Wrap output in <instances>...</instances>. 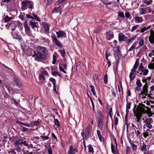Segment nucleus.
<instances>
[{"label":"nucleus","mask_w":154,"mask_h":154,"mask_svg":"<svg viewBox=\"0 0 154 154\" xmlns=\"http://www.w3.org/2000/svg\"><path fill=\"white\" fill-rule=\"evenodd\" d=\"M37 53L45 55L47 53V49L44 47L39 46L37 48Z\"/></svg>","instance_id":"obj_6"},{"label":"nucleus","mask_w":154,"mask_h":154,"mask_svg":"<svg viewBox=\"0 0 154 154\" xmlns=\"http://www.w3.org/2000/svg\"><path fill=\"white\" fill-rule=\"evenodd\" d=\"M14 82L16 84L17 86L20 89V90H22V86L21 85L19 79L16 77L14 78Z\"/></svg>","instance_id":"obj_14"},{"label":"nucleus","mask_w":154,"mask_h":154,"mask_svg":"<svg viewBox=\"0 0 154 154\" xmlns=\"http://www.w3.org/2000/svg\"><path fill=\"white\" fill-rule=\"evenodd\" d=\"M139 44L140 46H142L144 45V41L143 39H140L139 42Z\"/></svg>","instance_id":"obj_58"},{"label":"nucleus","mask_w":154,"mask_h":154,"mask_svg":"<svg viewBox=\"0 0 154 154\" xmlns=\"http://www.w3.org/2000/svg\"><path fill=\"white\" fill-rule=\"evenodd\" d=\"M33 16V19H35L36 20L40 21V20L39 19L38 17L34 14H32Z\"/></svg>","instance_id":"obj_61"},{"label":"nucleus","mask_w":154,"mask_h":154,"mask_svg":"<svg viewBox=\"0 0 154 154\" xmlns=\"http://www.w3.org/2000/svg\"><path fill=\"white\" fill-rule=\"evenodd\" d=\"M147 145L145 144L144 143H143L142 144V145L139 148L140 149V151L143 152L146 150V147Z\"/></svg>","instance_id":"obj_22"},{"label":"nucleus","mask_w":154,"mask_h":154,"mask_svg":"<svg viewBox=\"0 0 154 154\" xmlns=\"http://www.w3.org/2000/svg\"><path fill=\"white\" fill-rule=\"evenodd\" d=\"M39 79L40 80L44 81L45 80V77L41 73L39 75Z\"/></svg>","instance_id":"obj_31"},{"label":"nucleus","mask_w":154,"mask_h":154,"mask_svg":"<svg viewBox=\"0 0 154 154\" xmlns=\"http://www.w3.org/2000/svg\"><path fill=\"white\" fill-rule=\"evenodd\" d=\"M22 143V140L19 139L18 140H16L14 144L15 145H20Z\"/></svg>","instance_id":"obj_41"},{"label":"nucleus","mask_w":154,"mask_h":154,"mask_svg":"<svg viewBox=\"0 0 154 154\" xmlns=\"http://www.w3.org/2000/svg\"><path fill=\"white\" fill-rule=\"evenodd\" d=\"M89 87L91 88V91L92 92L93 94L94 95H96V93L95 90V88L94 86L93 85H90L89 86Z\"/></svg>","instance_id":"obj_38"},{"label":"nucleus","mask_w":154,"mask_h":154,"mask_svg":"<svg viewBox=\"0 0 154 154\" xmlns=\"http://www.w3.org/2000/svg\"><path fill=\"white\" fill-rule=\"evenodd\" d=\"M150 28V26H148L147 27H144L142 28L140 30V32L143 33L145 31L149 29Z\"/></svg>","instance_id":"obj_33"},{"label":"nucleus","mask_w":154,"mask_h":154,"mask_svg":"<svg viewBox=\"0 0 154 154\" xmlns=\"http://www.w3.org/2000/svg\"><path fill=\"white\" fill-rule=\"evenodd\" d=\"M153 122L152 119V118H146L145 121H143V123H145L144 126H146L147 128L149 129L152 128V125H151Z\"/></svg>","instance_id":"obj_5"},{"label":"nucleus","mask_w":154,"mask_h":154,"mask_svg":"<svg viewBox=\"0 0 154 154\" xmlns=\"http://www.w3.org/2000/svg\"><path fill=\"white\" fill-rule=\"evenodd\" d=\"M120 48V46L116 45L114 47L113 49L115 57L116 60H119L120 57V52L119 50Z\"/></svg>","instance_id":"obj_3"},{"label":"nucleus","mask_w":154,"mask_h":154,"mask_svg":"<svg viewBox=\"0 0 154 154\" xmlns=\"http://www.w3.org/2000/svg\"><path fill=\"white\" fill-rule=\"evenodd\" d=\"M51 38L53 41L54 42L56 45L57 46L59 47H61L62 46V45H61V42L56 36H52Z\"/></svg>","instance_id":"obj_9"},{"label":"nucleus","mask_w":154,"mask_h":154,"mask_svg":"<svg viewBox=\"0 0 154 154\" xmlns=\"http://www.w3.org/2000/svg\"><path fill=\"white\" fill-rule=\"evenodd\" d=\"M48 154H52V149L51 147H50L48 149Z\"/></svg>","instance_id":"obj_64"},{"label":"nucleus","mask_w":154,"mask_h":154,"mask_svg":"<svg viewBox=\"0 0 154 154\" xmlns=\"http://www.w3.org/2000/svg\"><path fill=\"white\" fill-rule=\"evenodd\" d=\"M111 149L112 152L114 154H116V151L115 148V146L113 145L112 143H111Z\"/></svg>","instance_id":"obj_35"},{"label":"nucleus","mask_w":154,"mask_h":154,"mask_svg":"<svg viewBox=\"0 0 154 154\" xmlns=\"http://www.w3.org/2000/svg\"><path fill=\"white\" fill-rule=\"evenodd\" d=\"M146 63L144 59L143 58L141 61V63L140 65H139V67H146V66H145V64Z\"/></svg>","instance_id":"obj_23"},{"label":"nucleus","mask_w":154,"mask_h":154,"mask_svg":"<svg viewBox=\"0 0 154 154\" xmlns=\"http://www.w3.org/2000/svg\"><path fill=\"white\" fill-rule=\"evenodd\" d=\"M92 129V127L91 125H90L88 124L86 128L85 131L86 132V133L90 134L91 133Z\"/></svg>","instance_id":"obj_16"},{"label":"nucleus","mask_w":154,"mask_h":154,"mask_svg":"<svg viewBox=\"0 0 154 154\" xmlns=\"http://www.w3.org/2000/svg\"><path fill=\"white\" fill-rule=\"evenodd\" d=\"M139 26V25H135V26H133L132 28V29L131 30V32H134L135 30L137 29V28H138V27Z\"/></svg>","instance_id":"obj_55"},{"label":"nucleus","mask_w":154,"mask_h":154,"mask_svg":"<svg viewBox=\"0 0 154 154\" xmlns=\"http://www.w3.org/2000/svg\"><path fill=\"white\" fill-rule=\"evenodd\" d=\"M57 56L56 54H54L53 55V61L52 63L53 64H55L57 62Z\"/></svg>","instance_id":"obj_27"},{"label":"nucleus","mask_w":154,"mask_h":154,"mask_svg":"<svg viewBox=\"0 0 154 154\" xmlns=\"http://www.w3.org/2000/svg\"><path fill=\"white\" fill-rule=\"evenodd\" d=\"M24 28L26 33L28 36H31L32 35L31 31L30 30V28L26 24L24 25Z\"/></svg>","instance_id":"obj_11"},{"label":"nucleus","mask_w":154,"mask_h":154,"mask_svg":"<svg viewBox=\"0 0 154 154\" xmlns=\"http://www.w3.org/2000/svg\"><path fill=\"white\" fill-rule=\"evenodd\" d=\"M28 6H29L28 8L30 9L31 11L32 9H34V2L32 1H27Z\"/></svg>","instance_id":"obj_18"},{"label":"nucleus","mask_w":154,"mask_h":154,"mask_svg":"<svg viewBox=\"0 0 154 154\" xmlns=\"http://www.w3.org/2000/svg\"><path fill=\"white\" fill-rule=\"evenodd\" d=\"M146 13V10L145 8H141L140 11V14H143Z\"/></svg>","instance_id":"obj_42"},{"label":"nucleus","mask_w":154,"mask_h":154,"mask_svg":"<svg viewBox=\"0 0 154 154\" xmlns=\"http://www.w3.org/2000/svg\"><path fill=\"white\" fill-rule=\"evenodd\" d=\"M27 1H23L21 3V9L23 11L26 9L28 8Z\"/></svg>","instance_id":"obj_13"},{"label":"nucleus","mask_w":154,"mask_h":154,"mask_svg":"<svg viewBox=\"0 0 154 154\" xmlns=\"http://www.w3.org/2000/svg\"><path fill=\"white\" fill-rule=\"evenodd\" d=\"M119 16L122 18L125 17V16L123 12H118Z\"/></svg>","instance_id":"obj_54"},{"label":"nucleus","mask_w":154,"mask_h":154,"mask_svg":"<svg viewBox=\"0 0 154 154\" xmlns=\"http://www.w3.org/2000/svg\"><path fill=\"white\" fill-rule=\"evenodd\" d=\"M12 19V17H9L7 15L5 18H3V20L5 22L8 23L10 22Z\"/></svg>","instance_id":"obj_20"},{"label":"nucleus","mask_w":154,"mask_h":154,"mask_svg":"<svg viewBox=\"0 0 154 154\" xmlns=\"http://www.w3.org/2000/svg\"><path fill=\"white\" fill-rule=\"evenodd\" d=\"M113 34L112 33H109V32H106V38L108 40L111 39L113 37Z\"/></svg>","instance_id":"obj_26"},{"label":"nucleus","mask_w":154,"mask_h":154,"mask_svg":"<svg viewBox=\"0 0 154 154\" xmlns=\"http://www.w3.org/2000/svg\"><path fill=\"white\" fill-rule=\"evenodd\" d=\"M147 94V93L142 92H141L139 94V95L141 96L140 97L143 99H144L146 98Z\"/></svg>","instance_id":"obj_37"},{"label":"nucleus","mask_w":154,"mask_h":154,"mask_svg":"<svg viewBox=\"0 0 154 154\" xmlns=\"http://www.w3.org/2000/svg\"><path fill=\"white\" fill-rule=\"evenodd\" d=\"M125 36L124 35H119V41L122 42L124 41Z\"/></svg>","instance_id":"obj_39"},{"label":"nucleus","mask_w":154,"mask_h":154,"mask_svg":"<svg viewBox=\"0 0 154 154\" xmlns=\"http://www.w3.org/2000/svg\"><path fill=\"white\" fill-rule=\"evenodd\" d=\"M9 154H17L14 149H13L11 150V151L8 152Z\"/></svg>","instance_id":"obj_62"},{"label":"nucleus","mask_w":154,"mask_h":154,"mask_svg":"<svg viewBox=\"0 0 154 154\" xmlns=\"http://www.w3.org/2000/svg\"><path fill=\"white\" fill-rule=\"evenodd\" d=\"M42 122V121L40 119H38L36 121H32L31 122V123L32 125L37 126L39 125Z\"/></svg>","instance_id":"obj_21"},{"label":"nucleus","mask_w":154,"mask_h":154,"mask_svg":"<svg viewBox=\"0 0 154 154\" xmlns=\"http://www.w3.org/2000/svg\"><path fill=\"white\" fill-rule=\"evenodd\" d=\"M30 24L31 26V27L33 29H37V24L36 23L30 21Z\"/></svg>","instance_id":"obj_25"},{"label":"nucleus","mask_w":154,"mask_h":154,"mask_svg":"<svg viewBox=\"0 0 154 154\" xmlns=\"http://www.w3.org/2000/svg\"><path fill=\"white\" fill-rule=\"evenodd\" d=\"M137 72V73H139L140 75L143 74L144 75H147L149 72L148 69H145V68H139Z\"/></svg>","instance_id":"obj_8"},{"label":"nucleus","mask_w":154,"mask_h":154,"mask_svg":"<svg viewBox=\"0 0 154 154\" xmlns=\"http://www.w3.org/2000/svg\"><path fill=\"white\" fill-rule=\"evenodd\" d=\"M31 52L34 53V54L32 55V57H34L35 60L37 61H39L40 60L44 59L45 57V55L44 54H41L39 53H35L34 50H30Z\"/></svg>","instance_id":"obj_1"},{"label":"nucleus","mask_w":154,"mask_h":154,"mask_svg":"<svg viewBox=\"0 0 154 154\" xmlns=\"http://www.w3.org/2000/svg\"><path fill=\"white\" fill-rule=\"evenodd\" d=\"M5 87L8 89L9 93L10 94V91L11 90L12 88L8 85H6Z\"/></svg>","instance_id":"obj_57"},{"label":"nucleus","mask_w":154,"mask_h":154,"mask_svg":"<svg viewBox=\"0 0 154 154\" xmlns=\"http://www.w3.org/2000/svg\"><path fill=\"white\" fill-rule=\"evenodd\" d=\"M131 102H129L128 103H127L126 105V112L127 114L128 112V109H130L131 108Z\"/></svg>","instance_id":"obj_34"},{"label":"nucleus","mask_w":154,"mask_h":154,"mask_svg":"<svg viewBox=\"0 0 154 154\" xmlns=\"http://www.w3.org/2000/svg\"><path fill=\"white\" fill-rule=\"evenodd\" d=\"M129 77L130 79V81H133L135 78V74L133 72H131L129 75Z\"/></svg>","instance_id":"obj_29"},{"label":"nucleus","mask_w":154,"mask_h":154,"mask_svg":"<svg viewBox=\"0 0 154 154\" xmlns=\"http://www.w3.org/2000/svg\"><path fill=\"white\" fill-rule=\"evenodd\" d=\"M59 67H66L67 66L66 64L65 63H64L63 62H61L59 64Z\"/></svg>","instance_id":"obj_48"},{"label":"nucleus","mask_w":154,"mask_h":154,"mask_svg":"<svg viewBox=\"0 0 154 154\" xmlns=\"http://www.w3.org/2000/svg\"><path fill=\"white\" fill-rule=\"evenodd\" d=\"M135 38L134 37H132L128 39L127 41L128 42V44L129 43L131 44L132 42L134 40Z\"/></svg>","instance_id":"obj_49"},{"label":"nucleus","mask_w":154,"mask_h":154,"mask_svg":"<svg viewBox=\"0 0 154 154\" xmlns=\"http://www.w3.org/2000/svg\"><path fill=\"white\" fill-rule=\"evenodd\" d=\"M83 64L81 62H78L76 64V67H81L83 66Z\"/></svg>","instance_id":"obj_60"},{"label":"nucleus","mask_w":154,"mask_h":154,"mask_svg":"<svg viewBox=\"0 0 154 154\" xmlns=\"http://www.w3.org/2000/svg\"><path fill=\"white\" fill-rule=\"evenodd\" d=\"M89 152H94L93 148L91 145L88 146Z\"/></svg>","instance_id":"obj_43"},{"label":"nucleus","mask_w":154,"mask_h":154,"mask_svg":"<svg viewBox=\"0 0 154 154\" xmlns=\"http://www.w3.org/2000/svg\"><path fill=\"white\" fill-rule=\"evenodd\" d=\"M135 46H134V44H133L130 48L128 50V52H129L131 51H134L135 50Z\"/></svg>","instance_id":"obj_56"},{"label":"nucleus","mask_w":154,"mask_h":154,"mask_svg":"<svg viewBox=\"0 0 154 154\" xmlns=\"http://www.w3.org/2000/svg\"><path fill=\"white\" fill-rule=\"evenodd\" d=\"M11 34L14 38L17 39L20 42H21L22 38L18 33L15 32H13L11 33Z\"/></svg>","instance_id":"obj_12"},{"label":"nucleus","mask_w":154,"mask_h":154,"mask_svg":"<svg viewBox=\"0 0 154 154\" xmlns=\"http://www.w3.org/2000/svg\"><path fill=\"white\" fill-rule=\"evenodd\" d=\"M58 51L59 52L61 55V56L63 57H65V50L64 49H62V50H58Z\"/></svg>","instance_id":"obj_32"},{"label":"nucleus","mask_w":154,"mask_h":154,"mask_svg":"<svg viewBox=\"0 0 154 154\" xmlns=\"http://www.w3.org/2000/svg\"><path fill=\"white\" fill-rule=\"evenodd\" d=\"M56 34L57 35V37L58 38H65L66 36L65 32L62 30L57 32Z\"/></svg>","instance_id":"obj_10"},{"label":"nucleus","mask_w":154,"mask_h":154,"mask_svg":"<svg viewBox=\"0 0 154 154\" xmlns=\"http://www.w3.org/2000/svg\"><path fill=\"white\" fill-rule=\"evenodd\" d=\"M49 80L53 84V85H56V81L55 79L52 78H50Z\"/></svg>","instance_id":"obj_47"},{"label":"nucleus","mask_w":154,"mask_h":154,"mask_svg":"<svg viewBox=\"0 0 154 154\" xmlns=\"http://www.w3.org/2000/svg\"><path fill=\"white\" fill-rule=\"evenodd\" d=\"M145 10H146V13L148 12V13H150L152 11V10L150 7H148L145 8Z\"/></svg>","instance_id":"obj_59"},{"label":"nucleus","mask_w":154,"mask_h":154,"mask_svg":"<svg viewBox=\"0 0 154 154\" xmlns=\"http://www.w3.org/2000/svg\"><path fill=\"white\" fill-rule=\"evenodd\" d=\"M40 39L42 41V42H43L45 45H48L49 43V40L48 38H45L44 37H41Z\"/></svg>","instance_id":"obj_17"},{"label":"nucleus","mask_w":154,"mask_h":154,"mask_svg":"<svg viewBox=\"0 0 154 154\" xmlns=\"http://www.w3.org/2000/svg\"><path fill=\"white\" fill-rule=\"evenodd\" d=\"M104 116V112H103V111L101 112H100V117L98 118V120H100V119H101V120H103V118Z\"/></svg>","instance_id":"obj_50"},{"label":"nucleus","mask_w":154,"mask_h":154,"mask_svg":"<svg viewBox=\"0 0 154 154\" xmlns=\"http://www.w3.org/2000/svg\"><path fill=\"white\" fill-rule=\"evenodd\" d=\"M49 24L47 23H44L42 24L41 28L44 31L45 34H47L49 33Z\"/></svg>","instance_id":"obj_7"},{"label":"nucleus","mask_w":154,"mask_h":154,"mask_svg":"<svg viewBox=\"0 0 154 154\" xmlns=\"http://www.w3.org/2000/svg\"><path fill=\"white\" fill-rule=\"evenodd\" d=\"M98 75H99L97 73L94 74L93 75V78L94 82L95 81H99Z\"/></svg>","instance_id":"obj_28"},{"label":"nucleus","mask_w":154,"mask_h":154,"mask_svg":"<svg viewBox=\"0 0 154 154\" xmlns=\"http://www.w3.org/2000/svg\"><path fill=\"white\" fill-rule=\"evenodd\" d=\"M135 20V22L137 23H140L143 22V19L142 17H139L136 16L134 18Z\"/></svg>","instance_id":"obj_15"},{"label":"nucleus","mask_w":154,"mask_h":154,"mask_svg":"<svg viewBox=\"0 0 154 154\" xmlns=\"http://www.w3.org/2000/svg\"><path fill=\"white\" fill-rule=\"evenodd\" d=\"M110 5V8L108 7V6H106V8H108L110 9H111L113 8V5L112 2H106V5Z\"/></svg>","instance_id":"obj_40"},{"label":"nucleus","mask_w":154,"mask_h":154,"mask_svg":"<svg viewBox=\"0 0 154 154\" xmlns=\"http://www.w3.org/2000/svg\"><path fill=\"white\" fill-rule=\"evenodd\" d=\"M152 56H154V50H152L151 53L148 54V56L149 57H151Z\"/></svg>","instance_id":"obj_63"},{"label":"nucleus","mask_w":154,"mask_h":154,"mask_svg":"<svg viewBox=\"0 0 154 154\" xmlns=\"http://www.w3.org/2000/svg\"><path fill=\"white\" fill-rule=\"evenodd\" d=\"M136 84L137 87H141L142 86V84L139 80H137V81Z\"/></svg>","instance_id":"obj_53"},{"label":"nucleus","mask_w":154,"mask_h":154,"mask_svg":"<svg viewBox=\"0 0 154 154\" xmlns=\"http://www.w3.org/2000/svg\"><path fill=\"white\" fill-rule=\"evenodd\" d=\"M148 84L146 82L145 85L143 86V90L141 92L147 94L148 93Z\"/></svg>","instance_id":"obj_19"},{"label":"nucleus","mask_w":154,"mask_h":154,"mask_svg":"<svg viewBox=\"0 0 154 154\" xmlns=\"http://www.w3.org/2000/svg\"><path fill=\"white\" fill-rule=\"evenodd\" d=\"M125 15L126 18H129V20L131 19V15L129 12H126L125 14Z\"/></svg>","instance_id":"obj_44"},{"label":"nucleus","mask_w":154,"mask_h":154,"mask_svg":"<svg viewBox=\"0 0 154 154\" xmlns=\"http://www.w3.org/2000/svg\"><path fill=\"white\" fill-rule=\"evenodd\" d=\"M152 2L153 1L152 0H149V1L146 0L144 1L143 3L146 4V5H149L152 4Z\"/></svg>","instance_id":"obj_36"},{"label":"nucleus","mask_w":154,"mask_h":154,"mask_svg":"<svg viewBox=\"0 0 154 154\" xmlns=\"http://www.w3.org/2000/svg\"><path fill=\"white\" fill-rule=\"evenodd\" d=\"M55 116H54V124L57 126V128L60 127V122L59 121H58V119H54Z\"/></svg>","instance_id":"obj_30"},{"label":"nucleus","mask_w":154,"mask_h":154,"mask_svg":"<svg viewBox=\"0 0 154 154\" xmlns=\"http://www.w3.org/2000/svg\"><path fill=\"white\" fill-rule=\"evenodd\" d=\"M131 146L133 150H135L137 149V146L135 145L133 143L131 144Z\"/></svg>","instance_id":"obj_51"},{"label":"nucleus","mask_w":154,"mask_h":154,"mask_svg":"<svg viewBox=\"0 0 154 154\" xmlns=\"http://www.w3.org/2000/svg\"><path fill=\"white\" fill-rule=\"evenodd\" d=\"M139 60L138 58L136 59L135 64L134 66L133 67H137L138 66Z\"/></svg>","instance_id":"obj_52"},{"label":"nucleus","mask_w":154,"mask_h":154,"mask_svg":"<svg viewBox=\"0 0 154 154\" xmlns=\"http://www.w3.org/2000/svg\"><path fill=\"white\" fill-rule=\"evenodd\" d=\"M139 106H140L138 107L137 108H136V109H135V110H139L140 111L141 113L142 114L146 112V111L144 109H146V111L148 112H151V109L149 107L145 106V105L144 104H143L142 103H140L139 104Z\"/></svg>","instance_id":"obj_2"},{"label":"nucleus","mask_w":154,"mask_h":154,"mask_svg":"<svg viewBox=\"0 0 154 154\" xmlns=\"http://www.w3.org/2000/svg\"><path fill=\"white\" fill-rule=\"evenodd\" d=\"M102 121L103 120H101V119H100V120H97L98 126L100 130H102L103 128V125Z\"/></svg>","instance_id":"obj_24"},{"label":"nucleus","mask_w":154,"mask_h":154,"mask_svg":"<svg viewBox=\"0 0 154 154\" xmlns=\"http://www.w3.org/2000/svg\"><path fill=\"white\" fill-rule=\"evenodd\" d=\"M2 142L4 144H5L6 143L7 141V140H6V139L8 138V137L7 136H3L2 137Z\"/></svg>","instance_id":"obj_46"},{"label":"nucleus","mask_w":154,"mask_h":154,"mask_svg":"<svg viewBox=\"0 0 154 154\" xmlns=\"http://www.w3.org/2000/svg\"><path fill=\"white\" fill-rule=\"evenodd\" d=\"M135 108L133 109V112L134 114V116L136 117L135 120L137 122H140L141 117L142 116V113H141L140 111L139 110H135Z\"/></svg>","instance_id":"obj_4"},{"label":"nucleus","mask_w":154,"mask_h":154,"mask_svg":"<svg viewBox=\"0 0 154 154\" xmlns=\"http://www.w3.org/2000/svg\"><path fill=\"white\" fill-rule=\"evenodd\" d=\"M149 42L152 44H154V37L149 36Z\"/></svg>","instance_id":"obj_45"}]
</instances>
